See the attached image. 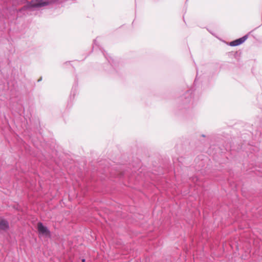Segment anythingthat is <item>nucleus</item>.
I'll return each instance as SVG.
<instances>
[{
	"label": "nucleus",
	"mask_w": 262,
	"mask_h": 262,
	"mask_svg": "<svg viewBox=\"0 0 262 262\" xmlns=\"http://www.w3.org/2000/svg\"><path fill=\"white\" fill-rule=\"evenodd\" d=\"M247 38V36H244V37L240 38L239 39H237L236 40H235L234 41H232L230 42V45L231 46H238L242 43H243Z\"/></svg>",
	"instance_id": "f03ea898"
},
{
	"label": "nucleus",
	"mask_w": 262,
	"mask_h": 262,
	"mask_svg": "<svg viewBox=\"0 0 262 262\" xmlns=\"http://www.w3.org/2000/svg\"><path fill=\"white\" fill-rule=\"evenodd\" d=\"M48 4V2H38L34 5L35 7H42L46 6Z\"/></svg>",
	"instance_id": "20e7f679"
},
{
	"label": "nucleus",
	"mask_w": 262,
	"mask_h": 262,
	"mask_svg": "<svg viewBox=\"0 0 262 262\" xmlns=\"http://www.w3.org/2000/svg\"><path fill=\"white\" fill-rule=\"evenodd\" d=\"M37 229L39 233L42 235L47 236L50 234V232L47 228L44 226L41 223L37 224Z\"/></svg>",
	"instance_id": "f257e3e1"
},
{
	"label": "nucleus",
	"mask_w": 262,
	"mask_h": 262,
	"mask_svg": "<svg viewBox=\"0 0 262 262\" xmlns=\"http://www.w3.org/2000/svg\"><path fill=\"white\" fill-rule=\"evenodd\" d=\"M82 262H85V259H82Z\"/></svg>",
	"instance_id": "39448f33"
},
{
	"label": "nucleus",
	"mask_w": 262,
	"mask_h": 262,
	"mask_svg": "<svg viewBox=\"0 0 262 262\" xmlns=\"http://www.w3.org/2000/svg\"><path fill=\"white\" fill-rule=\"evenodd\" d=\"M9 228V224L7 221L0 219V230H6Z\"/></svg>",
	"instance_id": "7ed1b4c3"
}]
</instances>
